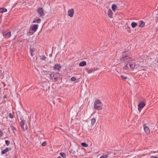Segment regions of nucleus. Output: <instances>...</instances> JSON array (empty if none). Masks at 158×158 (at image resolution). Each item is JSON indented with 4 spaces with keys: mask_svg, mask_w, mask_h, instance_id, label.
Segmentation results:
<instances>
[{
    "mask_svg": "<svg viewBox=\"0 0 158 158\" xmlns=\"http://www.w3.org/2000/svg\"><path fill=\"white\" fill-rule=\"evenodd\" d=\"M131 54L129 52H126L123 53L120 57V60L122 62L125 63L124 67L126 70H128L130 68L133 69L135 67V64L134 62H131Z\"/></svg>",
    "mask_w": 158,
    "mask_h": 158,
    "instance_id": "obj_1",
    "label": "nucleus"
},
{
    "mask_svg": "<svg viewBox=\"0 0 158 158\" xmlns=\"http://www.w3.org/2000/svg\"><path fill=\"white\" fill-rule=\"evenodd\" d=\"M49 73L50 77V79L56 81V79L60 77L59 74L58 73L55 72H49Z\"/></svg>",
    "mask_w": 158,
    "mask_h": 158,
    "instance_id": "obj_2",
    "label": "nucleus"
},
{
    "mask_svg": "<svg viewBox=\"0 0 158 158\" xmlns=\"http://www.w3.org/2000/svg\"><path fill=\"white\" fill-rule=\"evenodd\" d=\"M20 125L23 131H25L27 129V127L25 123V120H21L20 123Z\"/></svg>",
    "mask_w": 158,
    "mask_h": 158,
    "instance_id": "obj_3",
    "label": "nucleus"
},
{
    "mask_svg": "<svg viewBox=\"0 0 158 158\" xmlns=\"http://www.w3.org/2000/svg\"><path fill=\"white\" fill-rule=\"evenodd\" d=\"M3 37L6 39H8L11 36V32L10 31H4L2 33Z\"/></svg>",
    "mask_w": 158,
    "mask_h": 158,
    "instance_id": "obj_4",
    "label": "nucleus"
},
{
    "mask_svg": "<svg viewBox=\"0 0 158 158\" xmlns=\"http://www.w3.org/2000/svg\"><path fill=\"white\" fill-rule=\"evenodd\" d=\"M37 12L39 13L40 17H43L44 15L43 10L42 7L39 8L37 10Z\"/></svg>",
    "mask_w": 158,
    "mask_h": 158,
    "instance_id": "obj_5",
    "label": "nucleus"
},
{
    "mask_svg": "<svg viewBox=\"0 0 158 158\" xmlns=\"http://www.w3.org/2000/svg\"><path fill=\"white\" fill-rule=\"evenodd\" d=\"M146 105V104L143 102H141L138 104V109L139 111L140 112L141 109L143 108Z\"/></svg>",
    "mask_w": 158,
    "mask_h": 158,
    "instance_id": "obj_6",
    "label": "nucleus"
},
{
    "mask_svg": "<svg viewBox=\"0 0 158 158\" xmlns=\"http://www.w3.org/2000/svg\"><path fill=\"white\" fill-rule=\"evenodd\" d=\"M86 71L88 73H91L92 72H94L95 71H96L98 69V68H91L90 69H86Z\"/></svg>",
    "mask_w": 158,
    "mask_h": 158,
    "instance_id": "obj_7",
    "label": "nucleus"
},
{
    "mask_svg": "<svg viewBox=\"0 0 158 158\" xmlns=\"http://www.w3.org/2000/svg\"><path fill=\"white\" fill-rule=\"evenodd\" d=\"M143 126L145 132L147 134L149 135L150 133V131L149 127L145 124L143 125Z\"/></svg>",
    "mask_w": 158,
    "mask_h": 158,
    "instance_id": "obj_8",
    "label": "nucleus"
},
{
    "mask_svg": "<svg viewBox=\"0 0 158 158\" xmlns=\"http://www.w3.org/2000/svg\"><path fill=\"white\" fill-rule=\"evenodd\" d=\"M68 15L70 17H73L74 13V11L73 9H69L68 12Z\"/></svg>",
    "mask_w": 158,
    "mask_h": 158,
    "instance_id": "obj_9",
    "label": "nucleus"
},
{
    "mask_svg": "<svg viewBox=\"0 0 158 158\" xmlns=\"http://www.w3.org/2000/svg\"><path fill=\"white\" fill-rule=\"evenodd\" d=\"M94 107L95 109L97 110H100L102 109V106L100 105L94 104Z\"/></svg>",
    "mask_w": 158,
    "mask_h": 158,
    "instance_id": "obj_10",
    "label": "nucleus"
},
{
    "mask_svg": "<svg viewBox=\"0 0 158 158\" xmlns=\"http://www.w3.org/2000/svg\"><path fill=\"white\" fill-rule=\"evenodd\" d=\"M38 24H34L31 26V28L32 31H35L38 29Z\"/></svg>",
    "mask_w": 158,
    "mask_h": 158,
    "instance_id": "obj_11",
    "label": "nucleus"
},
{
    "mask_svg": "<svg viewBox=\"0 0 158 158\" xmlns=\"http://www.w3.org/2000/svg\"><path fill=\"white\" fill-rule=\"evenodd\" d=\"M61 68V66L60 64H55L53 67V69L59 70Z\"/></svg>",
    "mask_w": 158,
    "mask_h": 158,
    "instance_id": "obj_12",
    "label": "nucleus"
},
{
    "mask_svg": "<svg viewBox=\"0 0 158 158\" xmlns=\"http://www.w3.org/2000/svg\"><path fill=\"white\" fill-rule=\"evenodd\" d=\"M11 149L10 148H6L5 150L2 151L1 152L2 155L4 154L6 152L9 151V150H10Z\"/></svg>",
    "mask_w": 158,
    "mask_h": 158,
    "instance_id": "obj_13",
    "label": "nucleus"
},
{
    "mask_svg": "<svg viewBox=\"0 0 158 158\" xmlns=\"http://www.w3.org/2000/svg\"><path fill=\"white\" fill-rule=\"evenodd\" d=\"M108 17L111 18L113 16V13L112 11L110 9L108 11V13H107Z\"/></svg>",
    "mask_w": 158,
    "mask_h": 158,
    "instance_id": "obj_14",
    "label": "nucleus"
},
{
    "mask_svg": "<svg viewBox=\"0 0 158 158\" xmlns=\"http://www.w3.org/2000/svg\"><path fill=\"white\" fill-rule=\"evenodd\" d=\"M145 25V23L142 21H140L139 22L138 26L139 27H143Z\"/></svg>",
    "mask_w": 158,
    "mask_h": 158,
    "instance_id": "obj_15",
    "label": "nucleus"
},
{
    "mask_svg": "<svg viewBox=\"0 0 158 158\" xmlns=\"http://www.w3.org/2000/svg\"><path fill=\"white\" fill-rule=\"evenodd\" d=\"M10 127L11 128L12 130L13 131V133L15 134V132L17 131V130L15 127L13 125V124H12L10 125Z\"/></svg>",
    "mask_w": 158,
    "mask_h": 158,
    "instance_id": "obj_16",
    "label": "nucleus"
},
{
    "mask_svg": "<svg viewBox=\"0 0 158 158\" xmlns=\"http://www.w3.org/2000/svg\"><path fill=\"white\" fill-rule=\"evenodd\" d=\"M102 103L101 101L99 99H97L94 103V104L100 105Z\"/></svg>",
    "mask_w": 158,
    "mask_h": 158,
    "instance_id": "obj_17",
    "label": "nucleus"
},
{
    "mask_svg": "<svg viewBox=\"0 0 158 158\" xmlns=\"http://www.w3.org/2000/svg\"><path fill=\"white\" fill-rule=\"evenodd\" d=\"M86 61H83L81 62L80 64H79V65L80 66H84L86 65Z\"/></svg>",
    "mask_w": 158,
    "mask_h": 158,
    "instance_id": "obj_18",
    "label": "nucleus"
},
{
    "mask_svg": "<svg viewBox=\"0 0 158 158\" xmlns=\"http://www.w3.org/2000/svg\"><path fill=\"white\" fill-rule=\"evenodd\" d=\"M7 9L4 8H0V13L6 12Z\"/></svg>",
    "mask_w": 158,
    "mask_h": 158,
    "instance_id": "obj_19",
    "label": "nucleus"
},
{
    "mask_svg": "<svg viewBox=\"0 0 158 158\" xmlns=\"http://www.w3.org/2000/svg\"><path fill=\"white\" fill-rule=\"evenodd\" d=\"M30 52L31 53V56H33L34 54L33 53V52H34L35 51V49L33 48H30Z\"/></svg>",
    "mask_w": 158,
    "mask_h": 158,
    "instance_id": "obj_20",
    "label": "nucleus"
},
{
    "mask_svg": "<svg viewBox=\"0 0 158 158\" xmlns=\"http://www.w3.org/2000/svg\"><path fill=\"white\" fill-rule=\"evenodd\" d=\"M96 122V119L95 118H94L91 119V126H93Z\"/></svg>",
    "mask_w": 158,
    "mask_h": 158,
    "instance_id": "obj_21",
    "label": "nucleus"
},
{
    "mask_svg": "<svg viewBox=\"0 0 158 158\" xmlns=\"http://www.w3.org/2000/svg\"><path fill=\"white\" fill-rule=\"evenodd\" d=\"M60 155H61L63 158H65L66 156V153L64 152H60Z\"/></svg>",
    "mask_w": 158,
    "mask_h": 158,
    "instance_id": "obj_22",
    "label": "nucleus"
},
{
    "mask_svg": "<svg viewBox=\"0 0 158 158\" xmlns=\"http://www.w3.org/2000/svg\"><path fill=\"white\" fill-rule=\"evenodd\" d=\"M137 25V23L135 22H132L131 23V26L132 28H134Z\"/></svg>",
    "mask_w": 158,
    "mask_h": 158,
    "instance_id": "obj_23",
    "label": "nucleus"
},
{
    "mask_svg": "<svg viewBox=\"0 0 158 158\" xmlns=\"http://www.w3.org/2000/svg\"><path fill=\"white\" fill-rule=\"evenodd\" d=\"M41 21V20L40 19H36L33 20V23H40Z\"/></svg>",
    "mask_w": 158,
    "mask_h": 158,
    "instance_id": "obj_24",
    "label": "nucleus"
},
{
    "mask_svg": "<svg viewBox=\"0 0 158 158\" xmlns=\"http://www.w3.org/2000/svg\"><path fill=\"white\" fill-rule=\"evenodd\" d=\"M117 6L114 4H113L112 5L111 8L113 11H115V10L117 8Z\"/></svg>",
    "mask_w": 158,
    "mask_h": 158,
    "instance_id": "obj_25",
    "label": "nucleus"
},
{
    "mask_svg": "<svg viewBox=\"0 0 158 158\" xmlns=\"http://www.w3.org/2000/svg\"><path fill=\"white\" fill-rule=\"evenodd\" d=\"M40 59L41 60H45L46 59V57L44 55H42V56H40Z\"/></svg>",
    "mask_w": 158,
    "mask_h": 158,
    "instance_id": "obj_26",
    "label": "nucleus"
},
{
    "mask_svg": "<svg viewBox=\"0 0 158 158\" xmlns=\"http://www.w3.org/2000/svg\"><path fill=\"white\" fill-rule=\"evenodd\" d=\"M33 34V32L31 31L30 30L28 31L27 32V35H28L30 36L31 35H32Z\"/></svg>",
    "mask_w": 158,
    "mask_h": 158,
    "instance_id": "obj_27",
    "label": "nucleus"
},
{
    "mask_svg": "<svg viewBox=\"0 0 158 158\" xmlns=\"http://www.w3.org/2000/svg\"><path fill=\"white\" fill-rule=\"evenodd\" d=\"M81 145L85 147H86L88 146V145L86 144L85 143H82L81 144Z\"/></svg>",
    "mask_w": 158,
    "mask_h": 158,
    "instance_id": "obj_28",
    "label": "nucleus"
},
{
    "mask_svg": "<svg viewBox=\"0 0 158 158\" xmlns=\"http://www.w3.org/2000/svg\"><path fill=\"white\" fill-rule=\"evenodd\" d=\"M108 157L107 155H104L101 156L100 157V158H107Z\"/></svg>",
    "mask_w": 158,
    "mask_h": 158,
    "instance_id": "obj_29",
    "label": "nucleus"
},
{
    "mask_svg": "<svg viewBox=\"0 0 158 158\" xmlns=\"http://www.w3.org/2000/svg\"><path fill=\"white\" fill-rule=\"evenodd\" d=\"M8 116L10 118H14V115L13 114L11 113H10L9 114Z\"/></svg>",
    "mask_w": 158,
    "mask_h": 158,
    "instance_id": "obj_30",
    "label": "nucleus"
},
{
    "mask_svg": "<svg viewBox=\"0 0 158 158\" xmlns=\"http://www.w3.org/2000/svg\"><path fill=\"white\" fill-rule=\"evenodd\" d=\"M47 145V143L46 141H44L43 142L42 144V146L43 147Z\"/></svg>",
    "mask_w": 158,
    "mask_h": 158,
    "instance_id": "obj_31",
    "label": "nucleus"
},
{
    "mask_svg": "<svg viewBox=\"0 0 158 158\" xmlns=\"http://www.w3.org/2000/svg\"><path fill=\"white\" fill-rule=\"evenodd\" d=\"M5 142H6V144L7 145V146L9 145L10 143V141L8 140H6Z\"/></svg>",
    "mask_w": 158,
    "mask_h": 158,
    "instance_id": "obj_32",
    "label": "nucleus"
},
{
    "mask_svg": "<svg viewBox=\"0 0 158 158\" xmlns=\"http://www.w3.org/2000/svg\"><path fill=\"white\" fill-rule=\"evenodd\" d=\"M121 77L123 79H124V80L126 79L127 78V77L123 75H121Z\"/></svg>",
    "mask_w": 158,
    "mask_h": 158,
    "instance_id": "obj_33",
    "label": "nucleus"
},
{
    "mask_svg": "<svg viewBox=\"0 0 158 158\" xmlns=\"http://www.w3.org/2000/svg\"><path fill=\"white\" fill-rule=\"evenodd\" d=\"M71 80L72 81H74L76 80V78L75 77H71Z\"/></svg>",
    "mask_w": 158,
    "mask_h": 158,
    "instance_id": "obj_34",
    "label": "nucleus"
},
{
    "mask_svg": "<svg viewBox=\"0 0 158 158\" xmlns=\"http://www.w3.org/2000/svg\"><path fill=\"white\" fill-rule=\"evenodd\" d=\"M3 135V132H2V131L0 130V137H1Z\"/></svg>",
    "mask_w": 158,
    "mask_h": 158,
    "instance_id": "obj_35",
    "label": "nucleus"
},
{
    "mask_svg": "<svg viewBox=\"0 0 158 158\" xmlns=\"http://www.w3.org/2000/svg\"><path fill=\"white\" fill-rule=\"evenodd\" d=\"M127 31L130 33L131 32V30L130 29V28L129 27H127Z\"/></svg>",
    "mask_w": 158,
    "mask_h": 158,
    "instance_id": "obj_36",
    "label": "nucleus"
},
{
    "mask_svg": "<svg viewBox=\"0 0 158 158\" xmlns=\"http://www.w3.org/2000/svg\"><path fill=\"white\" fill-rule=\"evenodd\" d=\"M70 152L73 154H74L75 153V152L73 149H71L70 150Z\"/></svg>",
    "mask_w": 158,
    "mask_h": 158,
    "instance_id": "obj_37",
    "label": "nucleus"
},
{
    "mask_svg": "<svg viewBox=\"0 0 158 158\" xmlns=\"http://www.w3.org/2000/svg\"><path fill=\"white\" fill-rule=\"evenodd\" d=\"M152 157L153 158H158L157 157L155 156H152Z\"/></svg>",
    "mask_w": 158,
    "mask_h": 158,
    "instance_id": "obj_38",
    "label": "nucleus"
},
{
    "mask_svg": "<svg viewBox=\"0 0 158 158\" xmlns=\"http://www.w3.org/2000/svg\"><path fill=\"white\" fill-rule=\"evenodd\" d=\"M57 158H62L60 156H58Z\"/></svg>",
    "mask_w": 158,
    "mask_h": 158,
    "instance_id": "obj_39",
    "label": "nucleus"
},
{
    "mask_svg": "<svg viewBox=\"0 0 158 158\" xmlns=\"http://www.w3.org/2000/svg\"><path fill=\"white\" fill-rule=\"evenodd\" d=\"M6 96H5L4 98H6Z\"/></svg>",
    "mask_w": 158,
    "mask_h": 158,
    "instance_id": "obj_40",
    "label": "nucleus"
},
{
    "mask_svg": "<svg viewBox=\"0 0 158 158\" xmlns=\"http://www.w3.org/2000/svg\"><path fill=\"white\" fill-rule=\"evenodd\" d=\"M157 9H158V7H157Z\"/></svg>",
    "mask_w": 158,
    "mask_h": 158,
    "instance_id": "obj_41",
    "label": "nucleus"
},
{
    "mask_svg": "<svg viewBox=\"0 0 158 158\" xmlns=\"http://www.w3.org/2000/svg\"><path fill=\"white\" fill-rule=\"evenodd\" d=\"M157 15H158V13L157 14Z\"/></svg>",
    "mask_w": 158,
    "mask_h": 158,
    "instance_id": "obj_42",
    "label": "nucleus"
}]
</instances>
